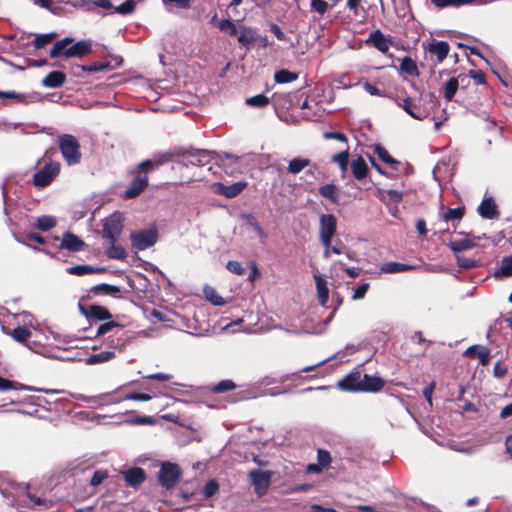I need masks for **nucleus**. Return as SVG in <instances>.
<instances>
[{"label": "nucleus", "instance_id": "1", "mask_svg": "<svg viewBox=\"0 0 512 512\" xmlns=\"http://www.w3.org/2000/svg\"><path fill=\"white\" fill-rule=\"evenodd\" d=\"M170 160L171 155L166 153L139 163L137 167L130 172L133 176V180L124 192L125 199H132L139 196L148 186V174L168 163Z\"/></svg>", "mask_w": 512, "mask_h": 512}, {"label": "nucleus", "instance_id": "2", "mask_svg": "<svg viewBox=\"0 0 512 512\" xmlns=\"http://www.w3.org/2000/svg\"><path fill=\"white\" fill-rule=\"evenodd\" d=\"M92 53V41L80 40L74 42L72 37H65L55 42L50 49V58H83Z\"/></svg>", "mask_w": 512, "mask_h": 512}, {"label": "nucleus", "instance_id": "3", "mask_svg": "<svg viewBox=\"0 0 512 512\" xmlns=\"http://www.w3.org/2000/svg\"><path fill=\"white\" fill-rule=\"evenodd\" d=\"M447 245L456 254V261L459 267L464 269H470L481 265L480 259L466 257L460 254L465 250H469L476 247L477 243L475 242V238L471 239L467 234L465 238L452 240Z\"/></svg>", "mask_w": 512, "mask_h": 512}, {"label": "nucleus", "instance_id": "4", "mask_svg": "<svg viewBox=\"0 0 512 512\" xmlns=\"http://www.w3.org/2000/svg\"><path fill=\"white\" fill-rule=\"evenodd\" d=\"M57 144L67 165L74 166L81 162L80 143L75 136L71 134L59 135L57 137Z\"/></svg>", "mask_w": 512, "mask_h": 512}, {"label": "nucleus", "instance_id": "5", "mask_svg": "<svg viewBox=\"0 0 512 512\" xmlns=\"http://www.w3.org/2000/svg\"><path fill=\"white\" fill-rule=\"evenodd\" d=\"M60 163L59 162H49L44 165L40 170H38L33 175V184L38 188H44L51 184V182L59 175L60 173Z\"/></svg>", "mask_w": 512, "mask_h": 512}, {"label": "nucleus", "instance_id": "6", "mask_svg": "<svg viewBox=\"0 0 512 512\" xmlns=\"http://www.w3.org/2000/svg\"><path fill=\"white\" fill-rule=\"evenodd\" d=\"M123 221L124 218L120 212H114L106 218L102 230L103 238L108 239L109 242H117V239L121 235L124 227Z\"/></svg>", "mask_w": 512, "mask_h": 512}, {"label": "nucleus", "instance_id": "7", "mask_svg": "<svg viewBox=\"0 0 512 512\" xmlns=\"http://www.w3.org/2000/svg\"><path fill=\"white\" fill-rule=\"evenodd\" d=\"M157 239L158 230L156 227L132 232L130 234L132 247L137 250H145L153 246L157 242Z\"/></svg>", "mask_w": 512, "mask_h": 512}, {"label": "nucleus", "instance_id": "8", "mask_svg": "<svg viewBox=\"0 0 512 512\" xmlns=\"http://www.w3.org/2000/svg\"><path fill=\"white\" fill-rule=\"evenodd\" d=\"M337 230V219L333 214H323L319 220L320 241L324 247L331 246Z\"/></svg>", "mask_w": 512, "mask_h": 512}, {"label": "nucleus", "instance_id": "9", "mask_svg": "<svg viewBox=\"0 0 512 512\" xmlns=\"http://www.w3.org/2000/svg\"><path fill=\"white\" fill-rule=\"evenodd\" d=\"M180 476L181 471L177 464L165 462L158 473V481L166 489H171L176 485Z\"/></svg>", "mask_w": 512, "mask_h": 512}, {"label": "nucleus", "instance_id": "10", "mask_svg": "<svg viewBox=\"0 0 512 512\" xmlns=\"http://www.w3.org/2000/svg\"><path fill=\"white\" fill-rule=\"evenodd\" d=\"M78 308L81 314L84 315L90 323L97 321H105L112 318V314L110 313V311L106 307L101 305H86L83 304L82 302H79Z\"/></svg>", "mask_w": 512, "mask_h": 512}, {"label": "nucleus", "instance_id": "11", "mask_svg": "<svg viewBox=\"0 0 512 512\" xmlns=\"http://www.w3.org/2000/svg\"><path fill=\"white\" fill-rule=\"evenodd\" d=\"M364 43L366 46L373 47L382 54H386L394 43V37L385 35L380 29H376L369 34Z\"/></svg>", "mask_w": 512, "mask_h": 512}, {"label": "nucleus", "instance_id": "12", "mask_svg": "<svg viewBox=\"0 0 512 512\" xmlns=\"http://www.w3.org/2000/svg\"><path fill=\"white\" fill-rule=\"evenodd\" d=\"M272 471H262L259 469H253L249 472V479L254 487L255 493L262 496L266 493L270 486Z\"/></svg>", "mask_w": 512, "mask_h": 512}, {"label": "nucleus", "instance_id": "13", "mask_svg": "<svg viewBox=\"0 0 512 512\" xmlns=\"http://www.w3.org/2000/svg\"><path fill=\"white\" fill-rule=\"evenodd\" d=\"M424 50L436 58L437 63H442L450 52L448 42L432 39L428 44H422Z\"/></svg>", "mask_w": 512, "mask_h": 512}, {"label": "nucleus", "instance_id": "14", "mask_svg": "<svg viewBox=\"0 0 512 512\" xmlns=\"http://www.w3.org/2000/svg\"><path fill=\"white\" fill-rule=\"evenodd\" d=\"M247 186L246 182H236L231 185H225L223 183H214L213 189L216 194L225 196L227 198H233L239 195Z\"/></svg>", "mask_w": 512, "mask_h": 512}, {"label": "nucleus", "instance_id": "15", "mask_svg": "<svg viewBox=\"0 0 512 512\" xmlns=\"http://www.w3.org/2000/svg\"><path fill=\"white\" fill-rule=\"evenodd\" d=\"M395 102L401 107L407 114L417 120H423L426 117V113L417 108L416 104L411 97L401 98L399 95L395 98Z\"/></svg>", "mask_w": 512, "mask_h": 512}, {"label": "nucleus", "instance_id": "16", "mask_svg": "<svg viewBox=\"0 0 512 512\" xmlns=\"http://www.w3.org/2000/svg\"><path fill=\"white\" fill-rule=\"evenodd\" d=\"M479 215L484 219H497L500 212L493 197H485L477 208Z\"/></svg>", "mask_w": 512, "mask_h": 512}, {"label": "nucleus", "instance_id": "17", "mask_svg": "<svg viewBox=\"0 0 512 512\" xmlns=\"http://www.w3.org/2000/svg\"><path fill=\"white\" fill-rule=\"evenodd\" d=\"M463 355L469 358H478L483 366H487L492 358L490 349L482 345L468 347Z\"/></svg>", "mask_w": 512, "mask_h": 512}, {"label": "nucleus", "instance_id": "18", "mask_svg": "<svg viewBox=\"0 0 512 512\" xmlns=\"http://www.w3.org/2000/svg\"><path fill=\"white\" fill-rule=\"evenodd\" d=\"M122 474L126 484L132 488H138L146 480V473L140 467L129 468Z\"/></svg>", "mask_w": 512, "mask_h": 512}, {"label": "nucleus", "instance_id": "19", "mask_svg": "<svg viewBox=\"0 0 512 512\" xmlns=\"http://www.w3.org/2000/svg\"><path fill=\"white\" fill-rule=\"evenodd\" d=\"M385 381L374 375L364 374L361 378V387L359 392H379L383 389Z\"/></svg>", "mask_w": 512, "mask_h": 512}, {"label": "nucleus", "instance_id": "20", "mask_svg": "<svg viewBox=\"0 0 512 512\" xmlns=\"http://www.w3.org/2000/svg\"><path fill=\"white\" fill-rule=\"evenodd\" d=\"M361 378L362 374L359 371L351 372L339 381L338 386L345 391L359 392Z\"/></svg>", "mask_w": 512, "mask_h": 512}, {"label": "nucleus", "instance_id": "21", "mask_svg": "<svg viewBox=\"0 0 512 512\" xmlns=\"http://www.w3.org/2000/svg\"><path fill=\"white\" fill-rule=\"evenodd\" d=\"M85 247V242L78 236L71 232H65L61 240V248L71 251L78 252L82 251Z\"/></svg>", "mask_w": 512, "mask_h": 512}, {"label": "nucleus", "instance_id": "22", "mask_svg": "<svg viewBox=\"0 0 512 512\" xmlns=\"http://www.w3.org/2000/svg\"><path fill=\"white\" fill-rule=\"evenodd\" d=\"M66 81V74L61 71H51L43 79L42 85L48 88H59Z\"/></svg>", "mask_w": 512, "mask_h": 512}, {"label": "nucleus", "instance_id": "23", "mask_svg": "<svg viewBox=\"0 0 512 512\" xmlns=\"http://www.w3.org/2000/svg\"><path fill=\"white\" fill-rule=\"evenodd\" d=\"M350 166L355 179L362 180L366 178L369 168L362 156H358L356 159H353Z\"/></svg>", "mask_w": 512, "mask_h": 512}, {"label": "nucleus", "instance_id": "24", "mask_svg": "<svg viewBox=\"0 0 512 512\" xmlns=\"http://www.w3.org/2000/svg\"><path fill=\"white\" fill-rule=\"evenodd\" d=\"M373 151L381 161L389 165L392 169L397 170L400 162L393 158L389 152L380 144H375L373 146Z\"/></svg>", "mask_w": 512, "mask_h": 512}, {"label": "nucleus", "instance_id": "25", "mask_svg": "<svg viewBox=\"0 0 512 512\" xmlns=\"http://www.w3.org/2000/svg\"><path fill=\"white\" fill-rule=\"evenodd\" d=\"M127 335L124 331L116 330L108 337V345L110 348L123 351L127 344Z\"/></svg>", "mask_w": 512, "mask_h": 512}, {"label": "nucleus", "instance_id": "26", "mask_svg": "<svg viewBox=\"0 0 512 512\" xmlns=\"http://www.w3.org/2000/svg\"><path fill=\"white\" fill-rule=\"evenodd\" d=\"M81 72L85 73H96V72H106L111 71L114 67L111 65L109 61H104L100 63H92L89 65H77L76 67Z\"/></svg>", "mask_w": 512, "mask_h": 512}, {"label": "nucleus", "instance_id": "27", "mask_svg": "<svg viewBox=\"0 0 512 512\" xmlns=\"http://www.w3.org/2000/svg\"><path fill=\"white\" fill-rule=\"evenodd\" d=\"M67 272L71 275L83 276L86 274H101L106 272V268H94L89 265H76L69 267Z\"/></svg>", "mask_w": 512, "mask_h": 512}, {"label": "nucleus", "instance_id": "28", "mask_svg": "<svg viewBox=\"0 0 512 512\" xmlns=\"http://www.w3.org/2000/svg\"><path fill=\"white\" fill-rule=\"evenodd\" d=\"M3 331L19 343H25L32 335L31 331L26 326H18L12 331L6 330L5 327H3Z\"/></svg>", "mask_w": 512, "mask_h": 512}, {"label": "nucleus", "instance_id": "29", "mask_svg": "<svg viewBox=\"0 0 512 512\" xmlns=\"http://www.w3.org/2000/svg\"><path fill=\"white\" fill-rule=\"evenodd\" d=\"M318 192L321 196L329 199L334 204L339 202V190L333 183L320 186Z\"/></svg>", "mask_w": 512, "mask_h": 512}, {"label": "nucleus", "instance_id": "30", "mask_svg": "<svg viewBox=\"0 0 512 512\" xmlns=\"http://www.w3.org/2000/svg\"><path fill=\"white\" fill-rule=\"evenodd\" d=\"M400 71L411 77H418L420 75L417 63L409 56L401 60Z\"/></svg>", "mask_w": 512, "mask_h": 512}, {"label": "nucleus", "instance_id": "31", "mask_svg": "<svg viewBox=\"0 0 512 512\" xmlns=\"http://www.w3.org/2000/svg\"><path fill=\"white\" fill-rule=\"evenodd\" d=\"M465 215V207L449 208L442 213L441 219L445 222H459Z\"/></svg>", "mask_w": 512, "mask_h": 512}, {"label": "nucleus", "instance_id": "32", "mask_svg": "<svg viewBox=\"0 0 512 512\" xmlns=\"http://www.w3.org/2000/svg\"><path fill=\"white\" fill-rule=\"evenodd\" d=\"M115 358V352L112 350L102 351L97 354H92L86 359V364L95 365L99 363L108 362Z\"/></svg>", "mask_w": 512, "mask_h": 512}, {"label": "nucleus", "instance_id": "33", "mask_svg": "<svg viewBox=\"0 0 512 512\" xmlns=\"http://www.w3.org/2000/svg\"><path fill=\"white\" fill-rule=\"evenodd\" d=\"M437 8H445L448 6L460 7L468 4H479L480 0H431Z\"/></svg>", "mask_w": 512, "mask_h": 512}, {"label": "nucleus", "instance_id": "34", "mask_svg": "<svg viewBox=\"0 0 512 512\" xmlns=\"http://www.w3.org/2000/svg\"><path fill=\"white\" fill-rule=\"evenodd\" d=\"M256 33L249 27H242L238 36V41L245 47L252 46L256 41Z\"/></svg>", "mask_w": 512, "mask_h": 512}, {"label": "nucleus", "instance_id": "35", "mask_svg": "<svg viewBox=\"0 0 512 512\" xmlns=\"http://www.w3.org/2000/svg\"><path fill=\"white\" fill-rule=\"evenodd\" d=\"M110 247L106 251V255L110 259L124 260L127 257V253L123 246L117 245L116 242H109Z\"/></svg>", "mask_w": 512, "mask_h": 512}, {"label": "nucleus", "instance_id": "36", "mask_svg": "<svg viewBox=\"0 0 512 512\" xmlns=\"http://www.w3.org/2000/svg\"><path fill=\"white\" fill-rule=\"evenodd\" d=\"M309 165H310L309 159L297 157V158H293L289 162L287 170L291 174H298Z\"/></svg>", "mask_w": 512, "mask_h": 512}, {"label": "nucleus", "instance_id": "37", "mask_svg": "<svg viewBox=\"0 0 512 512\" xmlns=\"http://www.w3.org/2000/svg\"><path fill=\"white\" fill-rule=\"evenodd\" d=\"M120 291H121L120 287L115 286V285H111V284H107V283L98 284L96 286H93L90 289V292H92L94 294L103 293V294H106V295H115V294L120 293Z\"/></svg>", "mask_w": 512, "mask_h": 512}, {"label": "nucleus", "instance_id": "38", "mask_svg": "<svg viewBox=\"0 0 512 512\" xmlns=\"http://www.w3.org/2000/svg\"><path fill=\"white\" fill-rule=\"evenodd\" d=\"M318 299L322 305L326 304L329 297V290L326 281L320 276H315Z\"/></svg>", "mask_w": 512, "mask_h": 512}, {"label": "nucleus", "instance_id": "39", "mask_svg": "<svg viewBox=\"0 0 512 512\" xmlns=\"http://www.w3.org/2000/svg\"><path fill=\"white\" fill-rule=\"evenodd\" d=\"M458 88L459 79L454 77L450 78L444 86V98L447 101H452Z\"/></svg>", "mask_w": 512, "mask_h": 512}, {"label": "nucleus", "instance_id": "40", "mask_svg": "<svg viewBox=\"0 0 512 512\" xmlns=\"http://www.w3.org/2000/svg\"><path fill=\"white\" fill-rule=\"evenodd\" d=\"M412 267L398 262H387L381 266V272L383 273H399L410 270Z\"/></svg>", "mask_w": 512, "mask_h": 512}, {"label": "nucleus", "instance_id": "41", "mask_svg": "<svg viewBox=\"0 0 512 512\" xmlns=\"http://www.w3.org/2000/svg\"><path fill=\"white\" fill-rule=\"evenodd\" d=\"M237 387V385L230 379L221 380L217 384L213 385L210 388V391L215 394L224 393L228 391H232Z\"/></svg>", "mask_w": 512, "mask_h": 512}, {"label": "nucleus", "instance_id": "42", "mask_svg": "<svg viewBox=\"0 0 512 512\" xmlns=\"http://www.w3.org/2000/svg\"><path fill=\"white\" fill-rule=\"evenodd\" d=\"M298 78V74L282 69L275 73L274 80L276 83L284 84L295 81Z\"/></svg>", "mask_w": 512, "mask_h": 512}, {"label": "nucleus", "instance_id": "43", "mask_svg": "<svg viewBox=\"0 0 512 512\" xmlns=\"http://www.w3.org/2000/svg\"><path fill=\"white\" fill-rule=\"evenodd\" d=\"M332 162L336 163L341 172H346L349 165V151L348 149L341 151L340 153H337L333 155Z\"/></svg>", "mask_w": 512, "mask_h": 512}, {"label": "nucleus", "instance_id": "44", "mask_svg": "<svg viewBox=\"0 0 512 512\" xmlns=\"http://www.w3.org/2000/svg\"><path fill=\"white\" fill-rule=\"evenodd\" d=\"M270 100L264 94H258L252 97H249L245 100V103L250 107L255 108H263L269 104Z\"/></svg>", "mask_w": 512, "mask_h": 512}, {"label": "nucleus", "instance_id": "45", "mask_svg": "<svg viewBox=\"0 0 512 512\" xmlns=\"http://www.w3.org/2000/svg\"><path fill=\"white\" fill-rule=\"evenodd\" d=\"M210 161V154L206 151H199L192 154L189 158L188 163L191 165L204 166Z\"/></svg>", "mask_w": 512, "mask_h": 512}, {"label": "nucleus", "instance_id": "46", "mask_svg": "<svg viewBox=\"0 0 512 512\" xmlns=\"http://www.w3.org/2000/svg\"><path fill=\"white\" fill-rule=\"evenodd\" d=\"M123 327L124 326L122 324L116 321L105 322L98 327L95 337L103 336L108 332L112 331L113 329H119V331H122Z\"/></svg>", "mask_w": 512, "mask_h": 512}, {"label": "nucleus", "instance_id": "47", "mask_svg": "<svg viewBox=\"0 0 512 512\" xmlns=\"http://www.w3.org/2000/svg\"><path fill=\"white\" fill-rule=\"evenodd\" d=\"M56 36V33L37 35L33 40V46L35 49H41L45 47L47 44L51 43L56 38Z\"/></svg>", "mask_w": 512, "mask_h": 512}, {"label": "nucleus", "instance_id": "48", "mask_svg": "<svg viewBox=\"0 0 512 512\" xmlns=\"http://www.w3.org/2000/svg\"><path fill=\"white\" fill-rule=\"evenodd\" d=\"M56 226V220L52 216H41L37 219L36 227L41 231H48Z\"/></svg>", "mask_w": 512, "mask_h": 512}, {"label": "nucleus", "instance_id": "49", "mask_svg": "<svg viewBox=\"0 0 512 512\" xmlns=\"http://www.w3.org/2000/svg\"><path fill=\"white\" fill-rule=\"evenodd\" d=\"M23 389H28V387L19 382L11 381L0 376V391Z\"/></svg>", "mask_w": 512, "mask_h": 512}, {"label": "nucleus", "instance_id": "50", "mask_svg": "<svg viewBox=\"0 0 512 512\" xmlns=\"http://www.w3.org/2000/svg\"><path fill=\"white\" fill-rule=\"evenodd\" d=\"M497 274L505 277L512 276V254L502 259L501 266Z\"/></svg>", "mask_w": 512, "mask_h": 512}, {"label": "nucleus", "instance_id": "51", "mask_svg": "<svg viewBox=\"0 0 512 512\" xmlns=\"http://www.w3.org/2000/svg\"><path fill=\"white\" fill-rule=\"evenodd\" d=\"M218 489H219V485L216 480H214V479L208 480L204 485L203 495L206 498H210L217 493Z\"/></svg>", "mask_w": 512, "mask_h": 512}, {"label": "nucleus", "instance_id": "52", "mask_svg": "<svg viewBox=\"0 0 512 512\" xmlns=\"http://www.w3.org/2000/svg\"><path fill=\"white\" fill-rule=\"evenodd\" d=\"M136 3L134 0H126L115 8V11L121 15L131 14L135 10Z\"/></svg>", "mask_w": 512, "mask_h": 512}, {"label": "nucleus", "instance_id": "53", "mask_svg": "<svg viewBox=\"0 0 512 512\" xmlns=\"http://www.w3.org/2000/svg\"><path fill=\"white\" fill-rule=\"evenodd\" d=\"M226 268L229 272L238 276H243L246 273V269L242 266V264L239 261H228L226 264Z\"/></svg>", "mask_w": 512, "mask_h": 512}, {"label": "nucleus", "instance_id": "54", "mask_svg": "<svg viewBox=\"0 0 512 512\" xmlns=\"http://www.w3.org/2000/svg\"><path fill=\"white\" fill-rule=\"evenodd\" d=\"M317 461L322 468H327L331 463L330 452L325 449H319L317 451Z\"/></svg>", "mask_w": 512, "mask_h": 512}, {"label": "nucleus", "instance_id": "55", "mask_svg": "<svg viewBox=\"0 0 512 512\" xmlns=\"http://www.w3.org/2000/svg\"><path fill=\"white\" fill-rule=\"evenodd\" d=\"M108 478L107 470H96L90 479V485L93 487H97L103 483L104 480Z\"/></svg>", "mask_w": 512, "mask_h": 512}, {"label": "nucleus", "instance_id": "56", "mask_svg": "<svg viewBox=\"0 0 512 512\" xmlns=\"http://www.w3.org/2000/svg\"><path fill=\"white\" fill-rule=\"evenodd\" d=\"M384 192H385V190L378 189L379 194H382ZM386 194L388 195L390 201L395 204H399L403 200V192H401V191L389 189L386 191Z\"/></svg>", "mask_w": 512, "mask_h": 512}, {"label": "nucleus", "instance_id": "57", "mask_svg": "<svg viewBox=\"0 0 512 512\" xmlns=\"http://www.w3.org/2000/svg\"><path fill=\"white\" fill-rule=\"evenodd\" d=\"M246 221L251 227H253V229L257 232V234L260 237L266 236L263 228L261 227V225L259 224V222L253 215H251V214L246 215Z\"/></svg>", "mask_w": 512, "mask_h": 512}, {"label": "nucleus", "instance_id": "58", "mask_svg": "<svg viewBox=\"0 0 512 512\" xmlns=\"http://www.w3.org/2000/svg\"><path fill=\"white\" fill-rule=\"evenodd\" d=\"M323 138L326 140H337L346 144L348 143L347 136L342 132H324Z\"/></svg>", "mask_w": 512, "mask_h": 512}, {"label": "nucleus", "instance_id": "59", "mask_svg": "<svg viewBox=\"0 0 512 512\" xmlns=\"http://www.w3.org/2000/svg\"><path fill=\"white\" fill-rule=\"evenodd\" d=\"M0 98L14 99L19 103L25 102V95L17 93L15 91H0Z\"/></svg>", "mask_w": 512, "mask_h": 512}, {"label": "nucleus", "instance_id": "60", "mask_svg": "<svg viewBox=\"0 0 512 512\" xmlns=\"http://www.w3.org/2000/svg\"><path fill=\"white\" fill-rule=\"evenodd\" d=\"M370 285L369 283H362L357 287V289L354 291V294L352 296L353 300H360L363 299L369 289Z\"/></svg>", "mask_w": 512, "mask_h": 512}, {"label": "nucleus", "instance_id": "61", "mask_svg": "<svg viewBox=\"0 0 512 512\" xmlns=\"http://www.w3.org/2000/svg\"><path fill=\"white\" fill-rule=\"evenodd\" d=\"M311 7L319 14H324L328 9V3L324 0H312Z\"/></svg>", "mask_w": 512, "mask_h": 512}, {"label": "nucleus", "instance_id": "62", "mask_svg": "<svg viewBox=\"0 0 512 512\" xmlns=\"http://www.w3.org/2000/svg\"><path fill=\"white\" fill-rule=\"evenodd\" d=\"M151 395L140 392H132L125 396L126 400H134V401H149L151 400Z\"/></svg>", "mask_w": 512, "mask_h": 512}, {"label": "nucleus", "instance_id": "63", "mask_svg": "<svg viewBox=\"0 0 512 512\" xmlns=\"http://www.w3.org/2000/svg\"><path fill=\"white\" fill-rule=\"evenodd\" d=\"M129 422L137 425H151L155 423V420L151 416H137Z\"/></svg>", "mask_w": 512, "mask_h": 512}, {"label": "nucleus", "instance_id": "64", "mask_svg": "<svg viewBox=\"0 0 512 512\" xmlns=\"http://www.w3.org/2000/svg\"><path fill=\"white\" fill-rule=\"evenodd\" d=\"M469 77L473 78L478 85L485 84V74L481 70H470Z\"/></svg>", "mask_w": 512, "mask_h": 512}]
</instances>
